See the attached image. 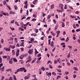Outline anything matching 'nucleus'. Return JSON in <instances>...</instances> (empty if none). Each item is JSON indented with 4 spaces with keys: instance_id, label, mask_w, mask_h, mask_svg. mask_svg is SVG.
Segmentation results:
<instances>
[{
    "instance_id": "obj_1",
    "label": "nucleus",
    "mask_w": 80,
    "mask_h": 80,
    "mask_svg": "<svg viewBox=\"0 0 80 80\" xmlns=\"http://www.w3.org/2000/svg\"><path fill=\"white\" fill-rule=\"evenodd\" d=\"M59 7L60 10L63 11V4H60L59 5Z\"/></svg>"
},
{
    "instance_id": "obj_2",
    "label": "nucleus",
    "mask_w": 80,
    "mask_h": 80,
    "mask_svg": "<svg viewBox=\"0 0 80 80\" xmlns=\"http://www.w3.org/2000/svg\"><path fill=\"white\" fill-rule=\"evenodd\" d=\"M25 70V68H21L17 69L18 72H23Z\"/></svg>"
},
{
    "instance_id": "obj_3",
    "label": "nucleus",
    "mask_w": 80,
    "mask_h": 80,
    "mask_svg": "<svg viewBox=\"0 0 80 80\" xmlns=\"http://www.w3.org/2000/svg\"><path fill=\"white\" fill-rule=\"evenodd\" d=\"M19 52H20V50L19 49L17 50L16 53V57H18L19 55Z\"/></svg>"
},
{
    "instance_id": "obj_4",
    "label": "nucleus",
    "mask_w": 80,
    "mask_h": 80,
    "mask_svg": "<svg viewBox=\"0 0 80 80\" xmlns=\"http://www.w3.org/2000/svg\"><path fill=\"white\" fill-rule=\"evenodd\" d=\"M56 33L57 34L56 37L57 38V37H58V36H59V35L60 33V31H57Z\"/></svg>"
},
{
    "instance_id": "obj_5",
    "label": "nucleus",
    "mask_w": 80,
    "mask_h": 80,
    "mask_svg": "<svg viewBox=\"0 0 80 80\" xmlns=\"http://www.w3.org/2000/svg\"><path fill=\"white\" fill-rule=\"evenodd\" d=\"M51 74L52 73H51V72L48 73V72H46V75L48 76L49 77H50V76H51Z\"/></svg>"
},
{
    "instance_id": "obj_6",
    "label": "nucleus",
    "mask_w": 80,
    "mask_h": 80,
    "mask_svg": "<svg viewBox=\"0 0 80 80\" xmlns=\"http://www.w3.org/2000/svg\"><path fill=\"white\" fill-rule=\"evenodd\" d=\"M4 49L6 51H10V49H8V48H4Z\"/></svg>"
},
{
    "instance_id": "obj_7",
    "label": "nucleus",
    "mask_w": 80,
    "mask_h": 80,
    "mask_svg": "<svg viewBox=\"0 0 80 80\" xmlns=\"http://www.w3.org/2000/svg\"><path fill=\"white\" fill-rule=\"evenodd\" d=\"M28 59H29V60L27 61V62H31L32 60V59L31 58H30V56H29Z\"/></svg>"
},
{
    "instance_id": "obj_8",
    "label": "nucleus",
    "mask_w": 80,
    "mask_h": 80,
    "mask_svg": "<svg viewBox=\"0 0 80 80\" xmlns=\"http://www.w3.org/2000/svg\"><path fill=\"white\" fill-rule=\"evenodd\" d=\"M73 69L74 70H76V71H78V68H77V67H74L73 68Z\"/></svg>"
},
{
    "instance_id": "obj_9",
    "label": "nucleus",
    "mask_w": 80,
    "mask_h": 80,
    "mask_svg": "<svg viewBox=\"0 0 80 80\" xmlns=\"http://www.w3.org/2000/svg\"><path fill=\"white\" fill-rule=\"evenodd\" d=\"M37 0H35L32 2V3L34 5H35L37 3Z\"/></svg>"
},
{
    "instance_id": "obj_10",
    "label": "nucleus",
    "mask_w": 80,
    "mask_h": 80,
    "mask_svg": "<svg viewBox=\"0 0 80 80\" xmlns=\"http://www.w3.org/2000/svg\"><path fill=\"white\" fill-rule=\"evenodd\" d=\"M54 44V42L53 41H52L51 42V46L52 47H53V45Z\"/></svg>"
},
{
    "instance_id": "obj_11",
    "label": "nucleus",
    "mask_w": 80,
    "mask_h": 80,
    "mask_svg": "<svg viewBox=\"0 0 80 80\" xmlns=\"http://www.w3.org/2000/svg\"><path fill=\"white\" fill-rule=\"evenodd\" d=\"M10 47L12 49H14L15 48V46H12V45H10Z\"/></svg>"
},
{
    "instance_id": "obj_12",
    "label": "nucleus",
    "mask_w": 80,
    "mask_h": 80,
    "mask_svg": "<svg viewBox=\"0 0 80 80\" xmlns=\"http://www.w3.org/2000/svg\"><path fill=\"white\" fill-rule=\"evenodd\" d=\"M34 30L35 31V32L36 33H37L38 32V29L35 28Z\"/></svg>"
},
{
    "instance_id": "obj_13",
    "label": "nucleus",
    "mask_w": 80,
    "mask_h": 80,
    "mask_svg": "<svg viewBox=\"0 0 80 80\" xmlns=\"http://www.w3.org/2000/svg\"><path fill=\"white\" fill-rule=\"evenodd\" d=\"M51 17V15H49L47 16V19L48 20H50V18Z\"/></svg>"
},
{
    "instance_id": "obj_14",
    "label": "nucleus",
    "mask_w": 80,
    "mask_h": 80,
    "mask_svg": "<svg viewBox=\"0 0 80 80\" xmlns=\"http://www.w3.org/2000/svg\"><path fill=\"white\" fill-rule=\"evenodd\" d=\"M6 72H9L11 71L12 72V69H8L6 70Z\"/></svg>"
},
{
    "instance_id": "obj_15",
    "label": "nucleus",
    "mask_w": 80,
    "mask_h": 80,
    "mask_svg": "<svg viewBox=\"0 0 80 80\" xmlns=\"http://www.w3.org/2000/svg\"><path fill=\"white\" fill-rule=\"evenodd\" d=\"M12 55H15V51H14V50H12Z\"/></svg>"
},
{
    "instance_id": "obj_16",
    "label": "nucleus",
    "mask_w": 80,
    "mask_h": 80,
    "mask_svg": "<svg viewBox=\"0 0 80 80\" xmlns=\"http://www.w3.org/2000/svg\"><path fill=\"white\" fill-rule=\"evenodd\" d=\"M5 69V67L3 66L2 68H1V72H3L4 71Z\"/></svg>"
},
{
    "instance_id": "obj_17",
    "label": "nucleus",
    "mask_w": 80,
    "mask_h": 80,
    "mask_svg": "<svg viewBox=\"0 0 80 80\" xmlns=\"http://www.w3.org/2000/svg\"><path fill=\"white\" fill-rule=\"evenodd\" d=\"M54 8V4H52L51 6V9H53Z\"/></svg>"
},
{
    "instance_id": "obj_18",
    "label": "nucleus",
    "mask_w": 80,
    "mask_h": 80,
    "mask_svg": "<svg viewBox=\"0 0 80 80\" xmlns=\"http://www.w3.org/2000/svg\"><path fill=\"white\" fill-rule=\"evenodd\" d=\"M10 14H13L14 15L15 14V12L12 11H11L9 12Z\"/></svg>"
},
{
    "instance_id": "obj_19",
    "label": "nucleus",
    "mask_w": 80,
    "mask_h": 80,
    "mask_svg": "<svg viewBox=\"0 0 80 80\" xmlns=\"http://www.w3.org/2000/svg\"><path fill=\"white\" fill-rule=\"evenodd\" d=\"M70 52H69L68 54V55L67 58H70Z\"/></svg>"
},
{
    "instance_id": "obj_20",
    "label": "nucleus",
    "mask_w": 80,
    "mask_h": 80,
    "mask_svg": "<svg viewBox=\"0 0 80 80\" xmlns=\"http://www.w3.org/2000/svg\"><path fill=\"white\" fill-rule=\"evenodd\" d=\"M13 78L14 80H17V78H16L15 75H13Z\"/></svg>"
},
{
    "instance_id": "obj_21",
    "label": "nucleus",
    "mask_w": 80,
    "mask_h": 80,
    "mask_svg": "<svg viewBox=\"0 0 80 80\" xmlns=\"http://www.w3.org/2000/svg\"><path fill=\"white\" fill-rule=\"evenodd\" d=\"M54 62L55 64H57V63H58V61H57V60H54Z\"/></svg>"
},
{
    "instance_id": "obj_22",
    "label": "nucleus",
    "mask_w": 80,
    "mask_h": 80,
    "mask_svg": "<svg viewBox=\"0 0 80 80\" xmlns=\"http://www.w3.org/2000/svg\"><path fill=\"white\" fill-rule=\"evenodd\" d=\"M8 80H13V78L12 77H10L9 78Z\"/></svg>"
},
{
    "instance_id": "obj_23",
    "label": "nucleus",
    "mask_w": 80,
    "mask_h": 80,
    "mask_svg": "<svg viewBox=\"0 0 80 80\" xmlns=\"http://www.w3.org/2000/svg\"><path fill=\"white\" fill-rule=\"evenodd\" d=\"M7 7H8V8L9 9V10H11V8H10V6L9 5H7Z\"/></svg>"
},
{
    "instance_id": "obj_24",
    "label": "nucleus",
    "mask_w": 80,
    "mask_h": 80,
    "mask_svg": "<svg viewBox=\"0 0 80 80\" xmlns=\"http://www.w3.org/2000/svg\"><path fill=\"white\" fill-rule=\"evenodd\" d=\"M57 10L58 12H59L60 13H62V11L60 10L57 9Z\"/></svg>"
},
{
    "instance_id": "obj_25",
    "label": "nucleus",
    "mask_w": 80,
    "mask_h": 80,
    "mask_svg": "<svg viewBox=\"0 0 80 80\" xmlns=\"http://www.w3.org/2000/svg\"><path fill=\"white\" fill-rule=\"evenodd\" d=\"M41 69L42 70H43V71H45V68H44V67H42L41 68Z\"/></svg>"
},
{
    "instance_id": "obj_26",
    "label": "nucleus",
    "mask_w": 80,
    "mask_h": 80,
    "mask_svg": "<svg viewBox=\"0 0 80 80\" xmlns=\"http://www.w3.org/2000/svg\"><path fill=\"white\" fill-rule=\"evenodd\" d=\"M21 9L20 10V13H22L23 12V9H22V8H21Z\"/></svg>"
},
{
    "instance_id": "obj_27",
    "label": "nucleus",
    "mask_w": 80,
    "mask_h": 80,
    "mask_svg": "<svg viewBox=\"0 0 80 80\" xmlns=\"http://www.w3.org/2000/svg\"><path fill=\"white\" fill-rule=\"evenodd\" d=\"M24 78L28 80V78L27 77V76H26L24 77Z\"/></svg>"
},
{
    "instance_id": "obj_28",
    "label": "nucleus",
    "mask_w": 80,
    "mask_h": 80,
    "mask_svg": "<svg viewBox=\"0 0 80 80\" xmlns=\"http://www.w3.org/2000/svg\"><path fill=\"white\" fill-rule=\"evenodd\" d=\"M62 27H65V25H64V23L63 22H62Z\"/></svg>"
},
{
    "instance_id": "obj_29",
    "label": "nucleus",
    "mask_w": 80,
    "mask_h": 80,
    "mask_svg": "<svg viewBox=\"0 0 80 80\" xmlns=\"http://www.w3.org/2000/svg\"><path fill=\"white\" fill-rule=\"evenodd\" d=\"M9 63H10V64H12V63H13V62H12V61L10 60L9 61Z\"/></svg>"
},
{
    "instance_id": "obj_30",
    "label": "nucleus",
    "mask_w": 80,
    "mask_h": 80,
    "mask_svg": "<svg viewBox=\"0 0 80 80\" xmlns=\"http://www.w3.org/2000/svg\"><path fill=\"white\" fill-rule=\"evenodd\" d=\"M19 30H21V31H24V29L21 28H19Z\"/></svg>"
},
{
    "instance_id": "obj_31",
    "label": "nucleus",
    "mask_w": 80,
    "mask_h": 80,
    "mask_svg": "<svg viewBox=\"0 0 80 80\" xmlns=\"http://www.w3.org/2000/svg\"><path fill=\"white\" fill-rule=\"evenodd\" d=\"M49 67L50 68H53V67H52V65L50 64L49 65Z\"/></svg>"
},
{
    "instance_id": "obj_32",
    "label": "nucleus",
    "mask_w": 80,
    "mask_h": 80,
    "mask_svg": "<svg viewBox=\"0 0 80 80\" xmlns=\"http://www.w3.org/2000/svg\"><path fill=\"white\" fill-rule=\"evenodd\" d=\"M14 7L15 10H17V8H18L17 7V6L15 5Z\"/></svg>"
},
{
    "instance_id": "obj_33",
    "label": "nucleus",
    "mask_w": 80,
    "mask_h": 80,
    "mask_svg": "<svg viewBox=\"0 0 80 80\" xmlns=\"http://www.w3.org/2000/svg\"><path fill=\"white\" fill-rule=\"evenodd\" d=\"M15 24H16V25H17V26H19V24H18V22H17L16 21L15 22Z\"/></svg>"
},
{
    "instance_id": "obj_34",
    "label": "nucleus",
    "mask_w": 80,
    "mask_h": 80,
    "mask_svg": "<svg viewBox=\"0 0 80 80\" xmlns=\"http://www.w3.org/2000/svg\"><path fill=\"white\" fill-rule=\"evenodd\" d=\"M68 40H69V38H68V37H67V38H66V42H68Z\"/></svg>"
},
{
    "instance_id": "obj_35",
    "label": "nucleus",
    "mask_w": 80,
    "mask_h": 80,
    "mask_svg": "<svg viewBox=\"0 0 80 80\" xmlns=\"http://www.w3.org/2000/svg\"><path fill=\"white\" fill-rule=\"evenodd\" d=\"M51 34L52 35H53V36H55V34H54V33L53 32H51Z\"/></svg>"
},
{
    "instance_id": "obj_36",
    "label": "nucleus",
    "mask_w": 80,
    "mask_h": 80,
    "mask_svg": "<svg viewBox=\"0 0 80 80\" xmlns=\"http://www.w3.org/2000/svg\"><path fill=\"white\" fill-rule=\"evenodd\" d=\"M37 20V19L35 18H33L32 20V21H33V22H35Z\"/></svg>"
},
{
    "instance_id": "obj_37",
    "label": "nucleus",
    "mask_w": 80,
    "mask_h": 80,
    "mask_svg": "<svg viewBox=\"0 0 80 80\" xmlns=\"http://www.w3.org/2000/svg\"><path fill=\"white\" fill-rule=\"evenodd\" d=\"M15 22V21L14 20H12L11 22L10 23H13Z\"/></svg>"
},
{
    "instance_id": "obj_38",
    "label": "nucleus",
    "mask_w": 80,
    "mask_h": 80,
    "mask_svg": "<svg viewBox=\"0 0 80 80\" xmlns=\"http://www.w3.org/2000/svg\"><path fill=\"white\" fill-rule=\"evenodd\" d=\"M36 15L35 14H33L32 15V17H34V18H36Z\"/></svg>"
},
{
    "instance_id": "obj_39",
    "label": "nucleus",
    "mask_w": 80,
    "mask_h": 80,
    "mask_svg": "<svg viewBox=\"0 0 80 80\" xmlns=\"http://www.w3.org/2000/svg\"><path fill=\"white\" fill-rule=\"evenodd\" d=\"M23 57H24V56L23 55H22L20 56V59H23Z\"/></svg>"
},
{
    "instance_id": "obj_40",
    "label": "nucleus",
    "mask_w": 80,
    "mask_h": 80,
    "mask_svg": "<svg viewBox=\"0 0 80 80\" xmlns=\"http://www.w3.org/2000/svg\"><path fill=\"white\" fill-rule=\"evenodd\" d=\"M10 29H11V30L12 31H13L15 30V28H12V27H10Z\"/></svg>"
},
{
    "instance_id": "obj_41",
    "label": "nucleus",
    "mask_w": 80,
    "mask_h": 80,
    "mask_svg": "<svg viewBox=\"0 0 80 80\" xmlns=\"http://www.w3.org/2000/svg\"><path fill=\"white\" fill-rule=\"evenodd\" d=\"M73 27L74 28H76V26H75V24H73Z\"/></svg>"
},
{
    "instance_id": "obj_42",
    "label": "nucleus",
    "mask_w": 80,
    "mask_h": 80,
    "mask_svg": "<svg viewBox=\"0 0 80 80\" xmlns=\"http://www.w3.org/2000/svg\"><path fill=\"white\" fill-rule=\"evenodd\" d=\"M3 4H4V5H6V4L7 3V2H6V1H4L3 2Z\"/></svg>"
},
{
    "instance_id": "obj_43",
    "label": "nucleus",
    "mask_w": 80,
    "mask_h": 80,
    "mask_svg": "<svg viewBox=\"0 0 80 80\" xmlns=\"http://www.w3.org/2000/svg\"><path fill=\"white\" fill-rule=\"evenodd\" d=\"M51 39H49L48 40V45H50V43H51Z\"/></svg>"
},
{
    "instance_id": "obj_44",
    "label": "nucleus",
    "mask_w": 80,
    "mask_h": 80,
    "mask_svg": "<svg viewBox=\"0 0 80 80\" xmlns=\"http://www.w3.org/2000/svg\"><path fill=\"white\" fill-rule=\"evenodd\" d=\"M36 63H41V62H40V61L38 60L37 62H36Z\"/></svg>"
},
{
    "instance_id": "obj_45",
    "label": "nucleus",
    "mask_w": 80,
    "mask_h": 80,
    "mask_svg": "<svg viewBox=\"0 0 80 80\" xmlns=\"http://www.w3.org/2000/svg\"><path fill=\"white\" fill-rule=\"evenodd\" d=\"M42 17H45V16H46V14L44 13L43 12H42Z\"/></svg>"
},
{
    "instance_id": "obj_46",
    "label": "nucleus",
    "mask_w": 80,
    "mask_h": 80,
    "mask_svg": "<svg viewBox=\"0 0 80 80\" xmlns=\"http://www.w3.org/2000/svg\"><path fill=\"white\" fill-rule=\"evenodd\" d=\"M28 6V4L25 5V6L24 7V8H27V7Z\"/></svg>"
},
{
    "instance_id": "obj_47",
    "label": "nucleus",
    "mask_w": 80,
    "mask_h": 80,
    "mask_svg": "<svg viewBox=\"0 0 80 80\" xmlns=\"http://www.w3.org/2000/svg\"><path fill=\"white\" fill-rule=\"evenodd\" d=\"M67 64L68 65V66H70L71 64H70V62H67Z\"/></svg>"
},
{
    "instance_id": "obj_48",
    "label": "nucleus",
    "mask_w": 80,
    "mask_h": 80,
    "mask_svg": "<svg viewBox=\"0 0 80 80\" xmlns=\"http://www.w3.org/2000/svg\"><path fill=\"white\" fill-rule=\"evenodd\" d=\"M61 78V76H58L57 77V79H58V78Z\"/></svg>"
},
{
    "instance_id": "obj_49",
    "label": "nucleus",
    "mask_w": 80,
    "mask_h": 80,
    "mask_svg": "<svg viewBox=\"0 0 80 80\" xmlns=\"http://www.w3.org/2000/svg\"><path fill=\"white\" fill-rule=\"evenodd\" d=\"M13 60L14 62H17V59L15 58H13Z\"/></svg>"
},
{
    "instance_id": "obj_50",
    "label": "nucleus",
    "mask_w": 80,
    "mask_h": 80,
    "mask_svg": "<svg viewBox=\"0 0 80 80\" xmlns=\"http://www.w3.org/2000/svg\"><path fill=\"white\" fill-rule=\"evenodd\" d=\"M4 78H5V77H4V76H2L1 80H3V79H4Z\"/></svg>"
},
{
    "instance_id": "obj_51",
    "label": "nucleus",
    "mask_w": 80,
    "mask_h": 80,
    "mask_svg": "<svg viewBox=\"0 0 80 80\" xmlns=\"http://www.w3.org/2000/svg\"><path fill=\"white\" fill-rule=\"evenodd\" d=\"M67 5L65 4V7L64 8V9H67Z\"/></svg>"
},
{
    "instance_id": "obj_52",
    "label": "nucleus",
    "mask_w": 80,
    "mask_h": 80,
    "mask_svg": "<svg viewBox=\"0 0 80 80\" xmlns=\"http://www.w3.org/2000/svg\"><path fill=\"white\" fill-rule=\"evenodd\" d=\"M69 73V72H65V74L66 75H68V74Z\"/></svg>"
},
{
    "instance_id": "obj_53",
    "label": "nucleus",
    "mask_w": 80,
    "mask_h": 80,
    "mask_svg": "<svg viewBox=\"0 0 80 80\" xmlns=\"http://www.w3.org/2000/svg\"><path fill=\"white\" fill-rule=\"evenodd\" d=\"M57 70L58 71V72H62V71H61V70L60 69H57Z\"/></svg>"
},
{
    "instance_id": "obj_54",
    "label": "nucleus",
    "mask_w": 80,
    "mask_h": 80,
    "mask_svg": "<svg viewBox=\"0 0 80 80\" xmlns=\"http://www.w3.org/2000/svg\"><path fill=\"white\" fill-rule=\"evenodd\" d=\"M27 77H28V78H29L30 77V74L29 73L27 75Z\"/></svg>"
},
{
    "instance_id": "obj_55",
    "label": "nucleus",
    "mask_w": 80,
    "mask_h": 80,
    "mask_svg": "<svg viewBox=\"0 0 80 80\" xmlns=\"http://www.w3.org/2000/svg\"><path fill=\"white\" fill-rule=\"evenodd\" d=\"M26 65V67H30V64H27Z\"/></svg>"
},
{
    "instance_id": "obj_56",
    "label": "nucleus",
    "mask_w": 80,
    "mask_h": 80,
    "mask_svg": "<svg viewBox=\"0 0 80 80\" xmlns=\"http://www.w3.org/2000/svg\"><path fill=\"white\" fill-rule=\"evenodd\" d=\"M31 18V17H28L26 18V20H30V19Z\"/></svg>"
},
{
    "instance_id": "obj_57",
    "label": "nucleus",
    "mask_w": 80,
    "mask_h": 80,
    "mask_svg": "<svg viewBox=\"0 0 80 80\" xmlns=\"http://www.w3.org/2000/svg\"><path fill=\"white\" fill-rule=\"evenodd\" d=\"M28 54L26 53L24 54L23 56H24V57H27V56H28Z\"/></svg>"
},
{
    "instance_id": "obj_58",
    "label": "nucleus",
    "mask_w": 80,
    "mask_h": 80,
    "mask_svg": "<svg viewBox=\"0 0 80 80\" xmlns=\"http://www.w3.org/2000/svg\"><path fill=\"white\" fill-rule=\"evenodd\" d=\"M41 57V54L39 53L38 55V57Z\"/></svg>"
},
{
    "instance_id": "obj_59",
    "label": "nucleus",
    "mask_w": 80,
    "mask_h": 80,
    "mask_svg": "<svg viewBox=\"0 0 80 80\" xmlns=\"http://www.w3.org/2000/svg\"><path fill=\"white\" fill-rule=\"evenodd\" d=\"M70 62H72V63H74V62H73V60H70Z\"/></svg>"
},
{
    "instance_id": "obj_60",
    "label": "nucleus",
    "mask_w": 80,
    "mask_h": 80,
    "mask_svg": "<svg viewBox=\"0 0 80 80\" xmlns=\"http://www.w3.org/2000/svg\"><path fill=\"white\" fill-rule=\"evenodd\" d=\"M52 75H54L55 76L56 75V73L54 72H52Z\"/></svg>"
},
{
    "instance_id": "obj_61",
    "label": "nucleus",
    "mask_w": 80,
    "mask_h": 80,
    "mask_svg": "<svg viewBox=\"0 0 80 80\" xmlns=\"http://www.w3.org/2000/svg\"><path fill=\"white\" fill-rule=\"evenodd\" d=\"M10 59V57L9 56H8V60H9Z\"/></svg>"
},
{
    "instance_id": "obj_62",
    "label": "nucleus",
    "mask_w": 80,
    "mask_h": 80,
    "mask_svg": "<svg viewBox=\"0 0 80 80\" xmlns=\"http://www.w3.org/2000/svg\"><path fill=\"white\" fill-rule=\"evenodd\" d=\"M33 77H34L35 78L34 79V80H38L36 78V76H35H35H34Z\"/></svg>"
},
{
    "instance_id": "obj_63",
    "label": "nucleus",
    "mask_w": 80,
    "mask_h": 80,
    "mask_svg": "<svg viewBox=\"0 0 80 80\" xmlns=\"http://www.w3.org/2000/svg\"><path fill=\"white\" fill-rule=\"evenodd\" d=\"M77 42H78V43L80 44V39H78L77 40Z\"/></svg>"
},
{
    "instance_id": "obj_64",
    "label": "nucleus",
    "mask_w": 80,
    "mask_h": 80,
    "mask_svg": "<svg viewBox=\"0 0 80 80\" xmlns=\"http://www.w3.org/2000/svg\"><path fill=\"white\" fill-rule=\"evenodd\" d=\"M76 31H77V32H80V30L79 29H76Z\"/></svg>"
}]
</instances>
